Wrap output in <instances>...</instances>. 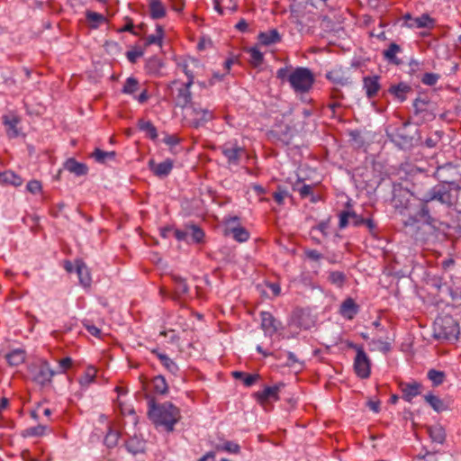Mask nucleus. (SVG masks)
<instances>
[{
    "label": "nucleus",
    "mask_w": 461,
    "mask_h": 461,
    "mask_svg": "<svg viewBox=\"0 0 461 461\" xmlns=\"http://www.w3.org/2000/svg\"><path fill=\"white\" fill-rule=\"evenodd\" d=\"M296 189L303 198L309 196L312 193V186L310 185L303 184L301 186H297Z\"/></svg>",
    "instance_id": "69168bd1"
},
{
    "label": "nucleus",
    "mask_w": 461,
    "mask_h": 461,
    "mask_svg": "<svg viewBox=\"0 0 461 461\" xmlns=\"http://www.w3.org/2000/svg\"><path fill=\"white\" fill-rule=\"evenodd\" d=\"M225 234L231 235L238 242H245L249 239V232L240 226L237 216L230 217L225 221Z\"/></svg>",
    "instance_id": "6e6552de"
},
{
    "label": "nucleus",
    "mask_w": 461,
    "mask_h": 461,
    "mask_svg": "<svg viewBox=\"0 0 461 461\" xmlns=\"http://www.w3.org/2000/svg\"><path fill=\"white\" fill-rule=\"evenodd\" d=\"M261 329L267 337H272L277 331L283 329L281 321L276 320L272 313L268 312H261Z\"/></svg>",
    "instance_id": "9b49d317"
},
{
    "label": "nucleus",
    "mask_w": 461,
    "mask_h": 461,
    "mask_svg": "<svg viewBox=\"0 0 461 461\" xmlns=\"http://www.w3.org/2000/svg\"><path fill=\"white\" fill-rule=\"evenodd\" d=\"M443 136V132L440 131H436L432 132L426 140L425 145L428 148H434L438 145V143L441 140Z\"/></svg>",
    "instance_id": "09e8293b"
},
{
    "label": "nucleus",
    "mask_w": 461,
    "mask_h": 461,
    "mask_svg": "<svg viewBox=\"0 0 461 461\" xmlns=\"http://www.w3.org/2000/svg\"><path fill=\"white\" fill-rule=\"evenodd\" d=\"M370 344L374 345L375 349H378L379 351H382L384 353H386L391 350V343L384 341L382 339H373Z\"/></svg>",
    "instance_id": "5fc2aeb1"
},
{
    "label": "nucleus",
    "mask_w": 461,
    "mask_h": 461,
    "mask_svg": "<svg viewBox=\"0 0 461 461\" xmlns=\"http://www.w3.org/2000/svg\"><path fill=\"white\" fill-rule=\"evenodd\" d=\"M420 221L432 227H434L436 222L435 219L429 214V203H425L422 200L420 210L413 217L405 221V225H413Z\"/></svg>",
    "instance_id": "ddd939ff"
},
{
    "label": "nucleus",
    "mask_w": 461,
    "mask_h": 461,
    "mask_svg": "<svg viewBox=\"0 0 461 461\" xmlns=\"http://www.w3.org/2000/svg\"><path fill=\"white\" fill-rule=\"evenodd\" d=\"M63 167L77 176H85L88 172V167L85 163L78 162L73 158H68Z\"/></svg>",
    "instance_id": "4be33fe9"
},
{
    "label": "nucleus",
    "mask_w": 461,
    "mask_h": 461,
    "mask_svg": "<svg viewBox=\"0 0 461 461\" xmlns=\"http://www.w3.org/2000/svg\"><path fill=\"white\" fill-rule=\"evenodd\" d=\"M435 177L443 184L453 185L459 176L457 167L452 162L438 166L434 173Z\"/></svg>",
    "instance_id": "1a4fd4ad"
},
{
    "label": "nucleus",
    "mask_w": 461,
    "mask_h": 461,
    "mask_svg": "<svg viewBox=\"0 0 461 461\" xmlns=\"http://www.w3.org/2000/svg\"><path fill=\"white\" fill-rule=\"evenodd\" d=\"M413 108L416 114L431 111L433 104L427 98L419 96L413 101Z\"/></svg>",
    "instance_id": "2f4dec72"
},
{
    "label": "nucleus",
    "mask_w": 461,
    "mask_h": 461,
    "mask_svg": "<svg viewBox=\"0 0 461 461\" xmlns=\"http://www.w3.org/2000/svg\"><path fill=\"white\" fill-rule=\"evenodd\" d=\"M247 52L249 55V63L254 68H258L263 63V53L257 47H252L249 49Z\"/></svg>",
    "instance_id": "e433bc0d"
},
{
    "label": "nucleus",
    "mask_w": 461,
    "mask_h": 461,
    "mask_svg": "<svg viewBox=\"0 0 461 461\" xmlns=\"http://www.w3.org/2000/svg\"><path fill=\"white\" fill-rule=\"evenodd\" d=\"M424 400L437 412H441L447 409L444 402L438 396L432 393L424 395Z\"/></svg>",
    "instance_id": "7c9ffc66"
},
{
    "label": "nucleus",
    "mask_w": 461,
    "mask_h": 461,
    "mask_svg": "<svg viewBox=\"0 0 461 461\" xmlns=\"http://www.w3.org/2000/svg\"><path fill=\"white\" fill-rule=\"evenodd\" d=\"M84 327L86 330L93 336L98 338L101 335V330L95 325L90 323L89 321L84 322Z\"/></svg>",
    "instance_id": "0e129e2a"
},
{
    "label": "nucleus",
    "mask_w": 461,
    "mask_h": 461,
    "mask_svg": "<svg viewBox=\"0 0 461 461\" xmlns=\"http://www.w3.org/2000/svg\"><path fill=\"white\" fill-rule=\"evenodd\" d=\"M172 233L177 240H186L189 242L188 228L185 230H173Z\"/></svg>",
    "instance_id": "680f3d73"
},
{
    "label": "nucleus",
    "mask_w": 461,
    "mask_h": 461,
    "mask_svg": "<svg viewBox=\"0 0 461 461\" xmlns=\"http://www.w3.org/2000/svg\"><path fill=\"white\" fill-rule=\"evenodd\" d=\"M217 449L237 454L240 452V446L232 441H226L222 445L217 446Z\"/></svg>",
    "instance_id": "603ef678"
},
{
    "label": "nucleus",
    "mask_w": 461,
    "mask_h": 461,
    "mask_svg": "<svg viewBox=\"0 0 461 461\" xmlns=\"http://www.w3.org/2000/svg\"><path fill=\"white\" fill-rule=\"evenodd\" d=\"M439 75L435 73H425L421 77V82L426 86H434L439 79Z\"/></svg>",
    "instance_id": "4d7b16f0"
},
{
    "label": "nucleus",
    "mask_w": 461,
    "mask_h": 461,
    "mask_svg": "<svg viewBox=\"0 0 461 461\" xmlns=\"http://www.w3.org/2000/svg\"><path fill=\"white\" fill-rule=\"evenodd\" d=\"M180 140L176 135L166 134L163 142L170 147H174L179 143Z\"/></svg>",
    "instance_id": "338daca9"
},
{
    "label": "nucleus",
    "mask_w": 461,
    "mask_h": 461,
    "mask_svg": "<svg viewBox=\"0 0 461 461\" xmlns=\"http://www.w3.org/2000/svg\"><path fill=\"white\" fill-rule=\"evenodd\" d=\"M116 153L114 151H104L100 149H95L92 154V158L98 163H105L106 160L114 159Z\"/></svg>",
    "instance_id": "4c0bfd02"
},
{
    "label": "nucleus",
    "mask_w": 461,
    "mask_h": 461,
    "mask_svg": "<svg viewBox=\"0 0 461 461\" xmlns=\"http://www.w3.org/2000/svg\"><path fill=\"white\" fill-rule=\"evenodd\" d=\"M188 230H189V239L192 241L196 242V243H200L203 241V237H204V232L203 231L202 229H200L199 227H197L195 225H192L191 227L188 228Z\"/></svg>",
    "instance_id": "a18cd8bd"
},
{
    "label": "nucleus",
    "mask_w": 461,
    "mask_h": 461,
    "mask_svg": "<svg viewBox=\"0 0 461 461\" xmlns=\"http://www.w3.org/2000/svg\"><path fill=\"white\" fill-rule=\"evenodd\" d=\"M146 442L138 437H132L126 442L127 450L133 455L144 452Z\"/></svg>",
    "instance_id": "c85d7f7f"
},
{
    "label": "nucleus",
    "mask_w": 461,
    "mask_h": 461,
    "mask_svg": "<svg viewBox=\"0 0 461 461\" xmlns=\"http://www.w3.org/2000/svg\"><path fill=\"white\" fill-rule=\"evenodd\" d=\"M96 370L93 366L86 368L85 374L79 378L81 387L86 388L95 381Z\"/></svg>",
    "instance_id": "58836bf2"
},
{
    "label": "nucleus",
    "mask_w": 461,
    "mask_h": 461,
    "mask_svg": "<svg viewBox=\"0 0 461 461\" xmlns=\"http://www.w3.org/2000/svg\"><path fill=\"white\" fill-rule=\"evenodd\" d=\"M47 427L45 425H38L29 428L25 430L27 436H42Z\"/></svg>",
    "instance_id": "13d9d810"
},
{
    "label": "nucleus",
    "mask_w": 461,
    "mask_h": 461,
    "mask_svg": "<svg viewBox=\"0 0 461 461\" xmlns=\"http://www.w3.org/2000/svg\"><path fill=\"white\" fill-rule=\"evenodd\" d=\"M138 127L140 131H145L152 140L158 138L157 129L151 122L140 119L138 121Z\"/></svg>",
    "instance_id": "f704fd0d"
},
{
    "label": "nucleus",
    "mask_w": 461,
    "mask_h": 461,
    "mask_svg": "<svg viewBox=\"0 0 461 461\" xmlns=\"http://www.w3.org/2000/svg\"><path fill=\"white\" fill-rule=\"evenodd\" d=\"M313 81V75L307 68H296L288 77V82L294 92L301 94L308 92L311 89Z\"/></svg>",
    "instance_id": "7ed1b4c3"
},
{
    "label": "nucleus",
    "mask_w": 461,
    "mask_h": 461,
    "mask_svg": "<svg viewBox=\"0 0 461 461\" xmlns=\"http://www.w3.org/2000/svg\"><path fill=\"white\" fill-rule=\"evenodd\" d=\"M269 135L283 144L288 145L294 137V129L288 124H276Z\"/></svg>",
    "instance_id": "2eb2a0df"
},
{
    "label": "nucleus",
    "mask_w": 461,
    "mask_h": 461,
    "mask_svg": "<svg viewBox=\"0 0 461 461\" xmlns=\"http://www.w3.org/2000/svg\"><path fill=\"white\" fill-rule=\"evenodd\" d=\"M139 81L135 77H130L124 83L122 93L127 95H133L139 90Z\"/></svg>",
    "instance_id": "37998d69"
},
{
    "label": "nucleus",
    "mask_w": 461,
    "mask_h": 461,
    "mask_svg": "<svg viewBox=\"0 0 461 461\" xmlns=\"http://www.w3.org/2000/svg\"><path fill=\"white\" fill-rule=\"evenodd\" d=\"M149 405V416L154 424L163 427L167 432L173 431L181 417L179 409L168 402L157 405L150 401Z\"/></svg>",
    "instance_id": "f257e3e1"
},
{
    "label": "nucleus",
    "mask_w": 461,
    "mask_h": 461,
    "mask_svg": "<svg viewBox=\"0 0 461 461\" xmlns=\"http://www.w3.org/2000/svg\"><path fill=\"white\" fill-rule=\"evenodd\" d=\"M402 398L406 402H411V400L421 393V384L418 382L411 383H400L399 384Z\"/></svg>",
    "instance_id": "6ab92c4d"
},
{
    "label": "nucleus",
    "mask_w": 461,
    "mask_h": 461,
    "mask_svg": "<svg viewBox=\"0 0 461 461\" xmlns=\"http://www.w3.org/2000/svg\"><path fill=\"white\" fill-rule=\"evenodd\" d=\"M152 384L156 393L160 394H165L167 393L168 386L163 375H157L154 377Z\"/></svg>",
    "instance_id": "79ce46f5"
},
{
    "label": "nucleus",
    "mask_w": 461,
    "mask_h": 461,
    "mask_svg": "<svg viewBox=\"0 0 461 461\" xmlns=\"http://www.w3.org/2000/svg\"><path fill=\"white\" fill-rule=\"evenodd\" d=\"M87 20L92 23L93 27H97L99 23L105 22V17L98 13L88 11L86 13Z\"/></svg>",
    "instance_id": "3c124183"
},
{
    "label": "nucleus",
    "mask_w": 461,
    "mask_h": 461,
    "mask_svg": "<svg viewBox=\"0 0 461 461\" xmlns=\"http://www.w3.org/2000/svg\"><path fill=\"white\" fill-rule=\"evenodd\" d=\"M258 41L262 45L268 46L281 41V36L276 29L263 32L258 34Z\"/></svg>",
    "instance_id": "a878e982"
},
{
    "label": "nucleus",
    "mask_w": 461,
    "mask_h": 461,
    "mask_svg": "<svg viewBox=\"0 0 461 461\" xmlns=\"http://www.w3.org/2000/svg\"><path fill=\"white\" fill-rule=\"evenodd\" d=\"M350 221V212L349 211H344L340 212L339 214V226L340 229L346 228Z\"/></svg>",
    "instance_id": "052dcab7"
},
{
    "label": "nucleus",
    "mask_w": 461,
    "mask_h": 461,
    "mask_svg": "<svg viewBox=\"0 0 461 461\" xmlns=\"http://www.w3.org/2000/svg\"><path fill=\"white\" fill-rule=\"evenodd\" d=\"M221 153L227 159L230 167L239 166L242 158L246 156V150L243 147L235 142H227L221 147Z\"/></svg>",
    "instance_id": "0eeeda50"
},
{
    "label": "nucleus",
    "mask_w": 461,
    "mask_h": 461,
    "mask_svg": "<svg viewBox=\"0 0 461 461\" xmlns=\"http://www.w3.org/2000/svg\"><path fill=\"white\" fill-rule=\"evenodd\" d=\"M422 201L425 203L438 201L440 203L450 207L454 204L455 197L452 194V189L450 185L441 183L430 188L424 194Z\"/></svg>",
    "instance_id": "20e7f679"
},
{
    "label": "nucleus",
    "mask_w": 461,
    "mask_h": 461,
    "mask_svg": "<svg viewBox=\"0 0 461 461\" xmlns=\"http://www.w3.org/2000/svg\"><path fill=\"white\" fill-rule=\"evenodd\" d=\"M0 182L10 184L14 186H20L23 184V179L13 171H5L4 173H0Z\"/></svg>",
    "instance_id": "72a5a7b5"
},
{
    "label": "nucleus",
    "mask_w": 461,
    "mask_h": 461,
    "mask_svg": "<svg viewBox=\"0 0 461 461\" xmlns=\"http://www.w3.org/2000/svg\"><path fill=\"white\" fill-rule=\"evenodd\" d=\"M329 280L331 284L337 285L338 287H341L345 283L346 276L343 272L332 271L329 275Z\"/></svg>",
    "instance_id": "49530a36"
},
{
    "label": "nucleus",
    "mask_w": 461,
    "mask_h": 461,
    "mask_svg": "<svg viewBox=\"0 0 461 461\" xmlns=\"http://www.w3.org/2000/svg\"><path fill=\"white\" fill-rule=\"evenodd\" d=\"M284 387V383H278L273 386H267L262 391L257 392L255 397L261 404L269 401H277L279 399L278 393Z\"/></svg>",
    "instance_id": "f8f14e48"
},
{
    "label": "nucleus",
    "mask_w": 461,
    "mask_h": 461,
    "mask_svg": "<svg viewBox=\"0 0 461 461\" xmlns=\"http://www.w3.org/2000/svg\"><path fill=\"white\" fill-rule=\"evenodd\" d=\"M402 50L399 44L392 42L389 44L388 48L383 51L384 59L389 64L399 66L402 61L397 57V54L401 53Z\"/></svg>",
    "instance_id": "412c9836"
},
{
    "label": "nucleus",
    "mask_w": 461,
    "mask_h": 461,
    "mask_svg": "<svg viewBox=\"0 0 461 461\" xmlns=\"http://www.w3.org/2000/svg\"><path fill=\"white\" fill-rule=\"evenodd\" d=\"M363 87L366 91V96L369 99L374 98L380 90L379 77H365L363 78Z\"/></svg>",
    "instance_id": "aec40b11"
},
{
    "label": "nucleus",
    "mask_w": 461,
    "mask_h": 461,
    "mask_svg": "<svg viewBox=\"0 0 461 461\" xmlns=\"http://www.w3.org/2000/svg\"><path fill=\"white\" fill-rule=\"evenodd\" d=\"M77 273L80 281V284L87 287L91 284V276L86 266L83 263L77 264Z\"/></svg>",
    "instance_id": "c9c22d12"
},
{
    "label": "nucleus",
    "mask_w": 461,
    "mask_h": 461,
    "mask_svg": "<svg viewBox=\"0 0 461 461\" xmlns=\"http://www.w3.org/2000/svg\"><path fill=\"white\" fill-rule=\"evenodd\" d=\"M54 375L55 372L50 368V365L47 362H43L35 367L33 380L41 385H46L51 382Z\"/></svg>",
    "instance_id": "4468645a"
},
{
    "label": "nucleus",
    "mask_w": 461,
    "mask_h": 461,
    "mask_svg": "<svg viewBox=\"0 0 461 461\" xmlns=\"http://www.w3.org/2000/svg\"><path fill=\"white\" fill-rule=\"evenodd\" d=\"M152 354H154L159 359L160 363L170 374H172L173 375H178L179 366L167 355L161 353L157 349L152 350Z\"/></svg>",
    "instance_id": "5701e85b"
},
{
    "label": "nucleus",
    "mask_w": 461,
    "mask_h": 461,
    "mask_svg": "<svg viewBox=\"0 0 461 461\" xmlns=\"http://www.w3.org/2000/svg\"><path fill=\"white\" fill-rule=\"evenodd\" d=\"M460 333L459 325L450 316L438 318L433 325V336L437 339L456 341Z\"/></svg>",
    "instance_id": "f03ea898"
},
{
    "label": "nucleus",
    "mask_w": 461,
    "mask_h": 461,
    "mask_svg": "<svg viewBox=\"0 0 461 461\" xmlns=\"http://www.w3.org/2000/svg\"><path fill=\"white\" fill-rule=\"evenodd\" d=\"M172 280L175 283L176 293L178 295L185 294L189 291L188 285L185 280L177 275H172Z\"/></svg>",
    "instance_id": "ea45409f"
},
{
    "label": "nucleus",
    "mask_w": 461,
    "mask_h": 461,
    "mask_svg": "<svg viewBox=\"0 0 461 461\" xmlns=\"http://www.w3.org/2000/svg\"><path fill=\"white\" fill-rule=\"evenodd\" d=\"M186 119L194 128L203 126L213 119V113L208 108H202L198 104L191 103L187 107Z\"/></svg>",
    "instance_id": "39448f33"
},
{
    "label": "nucleus",
    "mask_w": 461,
    "mask_h": 461,
    "mask_svg": "<svg viewBox=\"0 0 461 461\" xmlns=\"http://www.w3.org/2000/svg\"><path fill=\"white\" fill-rule=\"evenodd\" d=\"M192 86L193 84L185 82L176 88V95H175L176 106L185 108L192 103V93L190 91Z\"/></svg>",
    "instance_id": "dca6fc26"
},
{
    "label": "nucleus",
    "mask_w": 461,
    "mask_h": 461,
    "mask_svg": "<svg viewBox=\"0 0 461 461\" xmlns=\"http://www.w3.org/2000/svg\"><path fill=\"white\" fill-rule=\"evenodd\" d=\"M356 349L357 354L354 359V370L357 375L362 379H366L370 376L371 373V361L363 347L358 345H352Z\"/></svg>",
    "instance_id": "423d86ee"
},
{
    "label": "nucleus",
    "mask_w": 461,
    "mask_h": 461,
    "mask_svg": "<svg viewBox=\"0 0 461 461\" xmlns=\"http://www.w3.org/2000/svg\"><path fill=\"white\" fill-rule=\"evenodd\" d=\"M163 38V28L161 26H157V33L149 35L146 39L147 44H161Z\"/></svg>",
    "instance_id": "8fccbe9b"
},
{
    "label": "nucleus",
    "mask_w": 461,
    "mask_h": 461,
    "mask_svg": "<svg viewBox=\"0 0 461 461\" xmlns=\"http://www.w3.org/2000/svg\"><path fill=\"white\" fill-rule=\"evenodd\" d=\"M404 25L412 29H431L435 26V20L428 14H423L419 17H411L410 14L403 16Z\"/></svg>",
    "instance_id": "9d476101"
},
{
    "label": "nucleus",
    "mask_w": 461,
    "mask_h": 461,
    "mask_svg": "<svg viewBox=\"0 0 461 461\" xmlns=\"http://www.w3.org/2000/svg\"><path fill=\"white\" fill-rule=\"evenodd\" d=\"M5 358L10 366H16L25 360V351L17 348L6 354Z\"/></svg>",
    "instance_id": "473e14b6"
},
{
    "label": "nucleus",
    "mask_w": 461,
    "mask_h": 461,
    "mask_svg": "<svg viewBox=\"0 0 461 461\" xmlns=\"http://www.w3.org/2000/svg\"><path fill=\"white\" fill-rule=\"evenodd\" d=\"M287 366L290 367H299L302 369L303 367V362L299 360V358L293 352H287Z\"/></svg>",
    "instance_id": "6e6d98bb"
},
{
    "label": "nucleus",
    "mask_w": 461,
    "mask_h": 461,
    "mask_svg": "<svg viewBox=\"0 0 461 461\" xmlns=\"http://www.w3.org/2000/svg\"><path fill=\"white\" fill-rule=\"evenodd\" d=\"M41 184L40 181L38 180H31L28 184H27V186H26V189L28 190V192L35 194H38L41 191Z\"/></svg>",
    "instance_id": "bf43d9fd"
},
{
    "label": "nucleus",
    "mask_w": 461,
    "mask_h": 461,
    "mask_svg": "<svg viewBox=\"0 0 461 461\" xmlns=\"http://www.w3.org/2000/svg\"><path fill=\"white\" fill-rule=\"evenodd\" d=\"M289 75L290 73L288 67L281 68L276 71V77L280 79L282 82L285 80L288 81Z\"/></svg>",
    "instance_id": "774afa93"
},
{
    "label": "nucleus",
    "mask_w": 461,
    "mask_h": 461,
    "mask_svg": "<svg viewBox=\"0 0 461 461\" xmlns=\"http://www.w3.org/2000/svg\"><path fill=\"white\" fill-rule=\"evenodd\" d=\"M177 67L185 73L188 80L186 83L194 84L196 69L199 68V61L194 58L185 59L177 64Z\"/></svg>",
    "instance_id": "a211bd4d"
},
{
    "label": "nucleus",
    "mask_w": 461,
    "mask_h": 461,
    "mask_svg": "<svg viewBox=\"0 0 461 461\" xmlns=\"http://www.w3.org/2000/svg\"><path fill=\"white\" fill-rule=\"evenodd\" d=\"M119 440V432L113 430L112 429H109L106 436L104 437V444L108 447H114Z\"/></svg>",
    "instance_id": "de8ad7c7"
},
{
    "label": "nucleus",
    "mask_w": 461,
    "mask_h": 461,
    "mask_svg": "<svg viewBox=\"0 0 461 461\" xmlns=\"http://www.w3.org/2000/svg\"><path fill=\"white\" fill-rule=\"evenodd\" d=\"M428 433L432 442L443 444L446 440V431L439 424L428 427Z\"/></svg>",
    "instance_id": "bb28decb"
},
{
    "label": "nucleus",
    "mask_w": 461,
    "mask_h": 461,
    "mask_svg": "<svg viewBox=\"0 0 461 461\" xmlns=\"http://www.w3.org/2000/svg\"><path fill=\"white\" fill-rule=\"evenodd\" d=\"M149 7L152 19H160L166 15V8L160 0H149Z\"/></svg>",
    "instance_id": "c756f323"
},
{
    "label": "nucleus",
    "mask_w": 461,
    "mask_h": 461,
    "mask_svg": "<svg viewBox=\"0 0 461 461\" xmlns=\"http://www.w3.org/2000/svg\"><path fill=\"white\" fill-rule=\"evenodd\" d=\"M411 91V87L405 84L400 83L396 86H392L389 92L395 96L400 102H403L407 98V94Z\"/></svg>",
    "instance_id": "cd10ccee"
},
{
    "label": "nucleus",
    "mask_w": 461,
    "mask_h": 461,
    "mask_svg": "<svg viewBox=\"0 0 461 461\" xmlns=\"http://www.w3.org/2000/svg\"><path fill=\"white\" fill-rule=\"evenodd\" d=\"M427 376L431 381L433 386H438L445 381L446 374L443 371L429 369Z\"/></svg>",
    "instance_id": "a19ab883"
},
{
    "label": "nucleus",
    "mask_w": 461,
    "mask_h": 461,
    "mask_svg": "<svg viewBox=\"0 0 461 461\" xmlns=\"http://www.w3.org/2000/svg\"><path fill=\"white\" fill-rule=\"evenodd\" d=\"M288 196L286 189L278 186L277 190L273 194V198L277 204L281 205L284 203L285 199Z\"/></svg>",
    "instance_id": "864d4df0"
},
{
    "label": "nucleus",
    "mask_w": 461,
    "mask_h": 461,
    "mask_svg": "<svg viewBox=\"0 0 461 461\" xmlns=\"http://www.w3.org/2000/svg\"><path fill=\"white\" fill-rule=\"evenodd\" d=\"M327 78L339 86L348 85L350 82L348 77H344L339 71L333 70L327 74Z\"/></svg>",
    "instance_id": "c03bdc74"
},
{
    "label": "nucleus",
    "mask_w": 461,
    "mask_h": 461,
    "mask_svg": "<svg viewBox=\"0 0 461 461\" xmlns=\"http://www.w3.org/2000/svg\"><path fill=\"white\" fill-rule=\"evenodd\" d=\"M357 312L358 305L352 298H347L340 305L339 313L348 320H352Z\"/></svg>",
    "instance_id": "b1692460"
},
{
    "label": "nucleus",
    "mask_w": 461,
    "mask_h": 461,
    "mask_svg": "<svg viewBox=\"0 0 461 461\" xmlns=\"http://www.w3.org/2000/svg\"><path fill=\"white\" fill-rule=\"evenodd\" d=\"M3 122L6 126V132L10 138H15L19 135L17 125L20 120L16 115H5L3 116Z\"/></svg>",
    "instance_id": "393cba45"
},
{
    "label": "nucleus",
    "mask_w": 461,
    "mask_h": 461,
    "mask_svg": "<svg viewBox=\"0 0 461 461\" xmlns=\"http://www.w3.org/2000/svg\"><path fill=\"white\" fill-rule=\"evenodd\" d=\"M148 166L156 176L163 178L171 173L174 163L170 158H167L158 164L155 163L154 159H150L148 163Z\"/></svg>",
    "instance_id": "f3484780"
},
{
    "label": "nucleus",
    "mask_w": 461,
    "mask_h": 461,
    "mask_svg": "<svg viewBox=\"0 0 461 461\" xmlns=\"http://www.w3.org/2000/svg\"><path fill=\"white\" fill-rule=\"evenodd\" d=\"M259 379V375L258 374H246L243 378V384L246 386L253 385Z\"/></svg>",
    "instance_id": "e2e57ef3"
}]
</instances>
